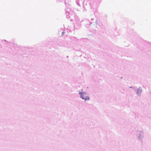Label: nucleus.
<instances>
[{"mask_svg": "<svg viewBox=\"0 0 151 151\" xmlns=\"http://www.w3.org/2000/svg\"><path fill=\"white\" fill-rule=\"evenodd\" d=\"M79 93L81 95V97L83 99H84L86 101L89 99V97L86 93L80 92Z\"/></svg>", "mask_w": 151, "mask_h": 151, "instance_id": "obj_1", "label": "nucleus"}, {"mask_svg": "<svg viewBox=\"0 0 151 151\" xmlns=\"http://www.w3.org/2000/svg\"><path fill=\"white\" fill-rule=\"evenodd\" d=\"M64 33H64V32H62V34L63 35V34H64Z\"/></svg>", "mask_w": 151, "mask_h": 151, "instance_id": "obj_2", "label": "nucleus"}]
</instances>
